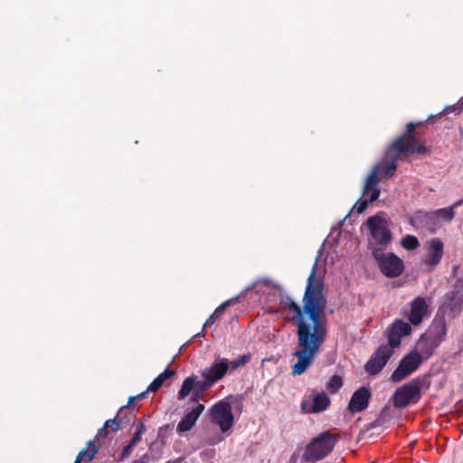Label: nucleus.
Wrapping results in <instances>:
<instances>
[{
    "label": "nucleus",
    "instance_id": "f257e3e1",
    "mask_svg": "<svg viewBox=\"0 0 463 463\" xmlns=\"http://www.w3.org/2000/svg\"><path fill=\"white\" fill-rule=\"evenodd\" d=\"M326 301L323 294V283L316 278L315 269L307 279L303 298V308L291 298L280 301L285 318L298 326V348L293 354L298 358L292 366V373L300 375L313 364L326 336L325 310Z\"/></svg>",
    "mask_w": 463,
    "mask_h": 463
},
{
    "label": "nucleus",
    "instance_id": "f03ea898",
    "mask_svg": "<svg viewBox=\"0 0 463 463\" xmlns=\"http://www.w3.org/2000/svg\"><path fill=\"white\" fill-rule=\"evenodd\" d=\"M228 373L226 358H216L208 367L201 372L202 381H196V376L186 377L177 393V400L182 401L191 392L190 402H197L202 398V393L224 378Z\"/></svg>",
    "mask_w": 463,
    "mask_h": 463
},
{
    "label": "nucleus",
    "instance_id": "7ed1b4c3",
    "mask_svg": "<svg viewBox=\"0 0 463 463\" xmlns=\"http://www.w3.org/2000/svg\"><path fill=\"white\" fill-rule=\"evenodd\" d=\"M426 148L417 144L411 137L398 138L387 148L385 158L374 165L370 174L375 173V178L392 177L397 169V161L415 153L423 154Z\"/></svg>",
    "mask_w": 463,
    "mask_h": 463
},
{
    "label": "nucleus",
    "instance_id": "20e7f679",
    "mask_svg": "<svg viewBox=\"0 0 463 463\" xmlns=\"http://www.w3.org/2000/svg\"><path fill=\"white\" fill-rule=\"evenodd\" d=\"M335 439L329 431H325L314 438L307 446L303 459L307 462H317L326 458L334 449Z\"/></svg>",
    "mask_w": 463,
    "mask_h": 463
},
{
    "label": "nucleus",
    "instance_id": "39448f33",
    "mask_svg": "<svg viewBox=\"0 0 463 463\" xmlns=\"http://www.w3.org/2000/svg\"><path fill=\"white\" fill-rule=\"evenodd\" d=\"M421 380L414 379L397 388L392 396L393 406L403 408L411 403L418 402L421 396Z\"/></svg>",
    "mask_w": 463,
    "mask_h": 463
},
{
    "label": "nucleus",
    "instance_id": "423d86ee",
    "mask_svg": "<svg viewBox=\"0 0 463 463\" xmlns=\"http://www.w3.org/2000/svg\"><path fill=\"white\" fill-rule=\"evenodd\" d=\"M381 272L387 278H397L404 270V263L402 259L392 252L374 250L373 252Z\"/></svg>",
    "mask_w": 463,
    "mask_h": 463
},
{
    "label": "nucleus",
    "instance_id": "0eeeda50",
    "mask_svg": "<svg viewBox=\"0 0 463 463\" xmlns=\"http://www.w3.org/2000/svg\"><path fill=\"white\" fill-rule=\"evenodd\" d=\"M212 421L220 427L222 433L230 430L234 424V417L229 402L222 400L211 409Z\"/></svg>",
    "mask_w": 463,
    "mask_h": 463
},
{
    "label": "nucleus",
    "instance_id": "6e6552de",
    "mask_svg": "<svg viewBox=\"0 0 463 463\" xmlns=\"http://www.w3.org/2000/svg\"><path fill=\"white\" fill-rule=\"evenodd\" d=\"M423 361L420 359L417 352H410L400 362L398 367L391 375L393 383H400L414 373Z\"/></svg>",
    "mask_w": 463,
    "mask_h": 463
},
{
    "label": "nucleus",
    "instance_id": "1a4fd4ad",
    "mask_svg": "<svg viewBox=\"0 0 463 463\" xmlns=\"http://www.w3.org/2000/svg\"><path fill=\"white\" fill-rule=\"evenodd\" d=\"M367 227L373 240L381 245H387L392 241V232L386 220L375 215L367 220Z\"/></svg>",
    "mask_w": 463,
    "mask_h": 463
},
{
    "label": "nucleus",
    "instance_id": "9d476101",
    "mask_svg": "<svg viewBox=\"0 0 463 463\" xmlns=\"http://www.w3.org/2000/svg\"><path fill=\"white\" fill-rule=\"evenodd\" d=\"M394 347L390 344L382 345L365 364V371L370 374H376L382 371L393 354Z\"/></svg>",
    "mask_w": 463,
    "mask_h": 463
},
{
    "label": "nucleus",
    "instance_id": "9b49d317",
    "mask_svg": "<svg viewBox=\"0 0 463 463\" xmlns=\"http://www.w3.org/2000/svg\"><path fill=\"white\" fill-rule=\"evenodd\" d=\"M409 222L415 229L427 230L431 233H434L440 227V222L436 220L434 211H418L410 217Z\"/></svg>",
    "mask_w": 463,
    "mask_h": 463
},
{
    "label": "nucleus",
    "instance_id": "f8f14e48",
    "mask_svg": "<svg viewBox=\"0 0 463 463\" xmlns=\"http://www.w3.org/2000/svg\"><path fill=\"white\" fill-rule=\"evenodd\" d=\"M430 315V306L425 298L417 297L411 302L408 320L412 326L420 325Z\"/></svg>",
    "mask_w": 463,
    "mask_h": 463
},
{
    "label": "nucleus",
    "instance_id": "ddd939ff",
    "mask_svg": "<svg viewBox=\"0 0 463 463\" xmlns=\"http://www.w3.org/2000/svg\"><path fill=\"white\" fill-rule=\"evenodd\" d=\"M411 324L396 319L388 329V344L394 348L401 345V339L411 333Z\"/></svg>",
    "mask_w": 463,
    "mask_h": 463
},
{
    "label": "nucleus",
    "instance_id": "4468645a",
    "mask_svg": "<svg viewBox=\"0 0 463 463\" xmlns=\"http://www.w3.org/2000/svg\"><path fill=\"white\" fill-rule=\"evenodd\" d=\"M330 404V399L325 392L314 394L311 399L301 402V410L306 413H318L326 411Z\"/></svg>",
    "mask_w": 463,
    "mask_h": 463
},
{
    "label": "nucleus",
    "instance_id": "2eb2a0df",
    "mask_svg": "<svg viewBox=\"0 0 463 463\" xmlns=\"http://www.w3.org/2000/svg\"><path fill=\"white\" fill-rule=\"evenodd\" d=\"M196 403V406L185 412L184 416L178 422L176 426V432L178 434L187 432L195 426L199 417L205 409L203 404L198 403V402Z\"/></svg>",
    "mask_w": 463,
    "mask_h": 463
},
{
    "label": "nucleus",
    "instance_id": "dca6fc26",
    "mask_svg": "<svg viewBox=\"0 0 463 463\" xmlns=\"http://www.w3.org/2000/svg\"><path fill=\"white\" fill-rule=\"evenodd\" d=\"M444 245L439 239H432L428 242L427 254L423 259V263L431 268L437 266L443 256Z\"/></svg>",
    "mask_w": 463,
    "mask_h": 463
},
{
    "label": "nucleus",
    "instance_id": "f3484780",
    "mask_svg": "<svg viewBox=\"0 0 463 463\" xmlns=\"http://www.w3.org/2000/svg\"><path fill=\"white\" fill-rule=\"evenodd\" d=\"M371 392L365 387H361L354 392L348 403V410L352 413L359 412L368 407Z\"/></svg>",
    "mask_w": 463,
    "mask_h": 463
},
{
    "label": "nucleus",
    "instance_id": "a211bd4d",
    "mask_svg": "<svg viewBox=\"0 0 463 463\" xmlns=\"http://www.w3.org/2000/svg\"><path fill=\"white\" fill-rule=\"evenodd\" d=\"M447 335V324L443 317L435 318L429 329L426 331L424 335H426L430 340L433 343H436L438 345L444 341Z\"/></svg>",
    "mask_w": 463,
    "mask_h": 463
},
{
    "label": "nucleus",
    "instance_id": "6ab92c4d",
    "mask_svg": "<svg viewBox=\"0 0 463 463\" xmlns=\"http://www.w3.org/2000/svg\"><path fill=\"white\" fill-rule=\"evenodd\" d=\"M439 345L433 343L426 335H422L419 339L413 352H417L422 361L429 359Z\"/></svg>",
    "mask_w": 463,
    "mask_h": 463
},
{
    "label": "nucleus",
    "instance_id": "aec40b11",
    "mask_svg": "<svg viewBox=\"0 0 463 463\" xmlns=\"http://www.w3.org/2000/svg\"><path fill=\"white\" fill-rule=\"evenodd\" d=\"M379 180L375 178V173L370 174L366 179L364 187V196L370 203L376 201L380 195V189L378 188Z\"/></svg>",
    "mask_w": 463,
    "mask_h": 463
},
{
    "label": "nucleus",
    "instance_id": "412c9836",
    "mask_svg": "<svg viewBox=\"0 0 463 463\" xmlns=\"http://www.w3.org/2000/svg\"><path fill=\"white\" fill-rule=\"evenodd\" d=\"M99 446L95 444L94 440L89 441L87 447L82 449L77 456L74 463H89L98 453Z\"/></svg>",
    "mask_w": 463,
    "mask_h": 463
},
{
    "label": "nucleus",
    "instance_id": "4be33fe9",
    "mask_svg": "<svg viewBox=\"0 0 463 463\" xmlns=\"http://www.w3.org/2000/svg\"><path fill=\"white\" fill-rule=\"evenodd\" d=\"M462 202H463L462 200H459V201L456 202L450 207L440 208V209L434 211L436 220L438 222H440V223L442 222H451L455 217V209L457 207H458L459 205H461Z\"/></svg>",
    "mask_w": 463,
    "mask_h": 463
},
{
    "label": "nucleus",
    "instance_id": "5701e85b",
    "mask_svg": "<svg viewBox=\"0 0 463 463\" xmlns=\"http://www.w3.org/2000/svg\"><path fill=\"white\" fill-rule=\"evenodd\" d=\"M175 373V370L170 367H167L163 373H161L147 387V392H156L158 391L164 383L171 378Z\"/></svg>",
    "mask_w": 463,
    "mask_h": 463
},
{
    "label": "nucleus",
    "instance_id": "b1692460",
    "mask_svg": "<svg viewBox=\"0 0 463 463\" xmlns=\"http://www.w3.org/2000/svg\"><path fill=\"white\" fill-rule=\"evenodd\" d=\"M445 300V305L450 307V308L454 310L462 303V295L458 291H451L446 294Z\"/></svg>",
    "mask_w": 463,
    "mask_h": 463
},
{
    "label": "nucleus",
    "instance_id": "393cba45",
    "mask_svg": "<svg viewBox=\"0 0 463 463\" xmlns=\"http://www.w3.org/2000/svg\"><path fill=\"white\" fill-rule=\"evenodd\" d=\"M128 410L127 407H122L118 415L114 419H110L106 420L105 427L108 429L110 428L112 431H117L123 428V422L122 420L119 419V415L124 412V411Z\"/></svg>",
    "mask_w": 463,
    "mask_h": 463
},
{
    "label": "nucleus",
    "instance_id": "a878e982",
    "mask_svg": "<svg viewBox=\"0 0 463 463\" xmlns=\"http://www.w3.org/2000/svg\"><path fill=\"white\" fill-rule=\"evenodd\" d=\"M250 355H241L234 360L230 361L226 358V362L228 364V373H232L237 370L239 367L243 366L250 361Z\"/></svg>",
    "mask_w": 463,
    "mask_h": 463
},
{
    "label": "nucleus",
    "instance_id": "bb28decb",
    "mask_svg": "<svg viewBox=\"0 0 463 463\" xmlns=\"http://www.w3.org/2000/svg\"><path fill=\"white\" fill-rule=\"evenodd\" d=\"M401 245L407 250H413L420 246V241L414 235H406L402 239Z\"/></svg>",
    "mask_w": 463,
    "mask_h": 463
},
{
    "label": "nucleus",
    "instance_id": "cd10ccee",
    "mask_svg": "<svg viewBox=\"0 0 463 463\" xmlns=\"http://www.w3.org/2000/svg\"><path fill=\"white\" fill-rule=\"evenodd\" d=\"M343 385V379L339 375H333L326 384V390L330 393H335Z\"/></svg>",
    "mask_w": 463,
    "mask_h": 463
},
{
    "label": "nucleus",
    "instance_id": "c85d7f7f",
    "mask_svg": "<svg viewBox=\"0 0 463 463\" xmlns=\"http://www.w3.org/2000/svg\"><path fill=\"white\" fill-rule=\"evenodd\" d=\"M229 301L222 303L219 307H217L214 313L207 319L205 325H211L214 323L216 317H220L223 312L224 308L229 305Z\"/></svg>",
    "mask_w": 463,
    "mask_h": 463
},
{
    "label": "nucleus",
    "instance_id": "c756f323",
    "mask_svg": "<svg viewBox=\"0 0 463 463\" xmlns=\"http://www.w3.org/2000/svg\"><path fill=\"white\" fill-rule=\"evenodd\" d=\"M224 439V437L222 435V434H219V433H214L213 435H209L207 438H206V443L208 445H216V444H219L220 442H222V440Z\"/></svg>",
    "mask_w": 463,
    "mask_h": 463
},
{
    "label": "nucleus",
    "instance_id": "7c9ffc66",
    "mask_svg": "<svg viewBox=\"0 0 463 463\" xmlns=\"http://www.w3.org/2000/svg\"><path fill=\"white\" fill-rule=\"evenodd\" d=\"M370 202L367 199H360L356 202V203L354 205V211H355L357 213H362L365 211L367 208V205Z\"/></svg>",
    "mask_w": 463,
    "mask_h": 463
},
{
    "label": "nucleus",
    "instance_id": "2f4dec72",
    "mask_svg": "<svg viewBox=\"0 0 463 463\" xmlns=\"http://www.w3.org/2000/svg\"><path fill=\"white\" fill-rule=\"evenodd\" d=\"M415 128H416V125L414 123H409L406 127V130H407V133L405 135H403L402 137H401L400 138H403V137H411L417 144H419L415 137H413L412 135V132L415 130Z\"/></svg>",
    "mask_w": 463,
    "mask_h": 463
},
{
    "label": "nucleus",
    "instance_id": "473e14b6",
    "mask_svg": "<svg viewBox=\"0 0 463 463\" xmlns=\"http://www.w3.org/2000/svg\"><path fill=\"white\" fill-rule=\"evenodd\" d=\"M136 445H132L131 442H129L128 445L125 446L123 448V450H122V458H126V457H128L132 450H133V448L135 447Z\"/></svg>",
    "mask_w": 463,
    "mask_h": 463
},
{
    "label": "nucleus",
    "instance_id": "72a5a7b5",
    "mask_svg": "<svg viewBox=\"0 0 463 463\" xmlns=\"http://www.w3.org/2000/svg\"><path fill=\"white\" fill-rule=\"evenodd\" d=\"M108 434H109L108 428L105 427V425H104L101 429L99 430L96 439H104L108 436Z\"/></svg>",
    "mask_w": 463,
    "mask_h": 463
},
{
    "label": "nucleus",
    "instance_id": "f704fd0d",
    "mask_svg": "<svg viewBox=\"0 0 463 463\" xmlns=\"http://www.w3.org/2000/svg\"><path fill=\"white\" fill-rule=\"evenodd\" d=\"M146 426L145 424L143 423L142 420H138L136 424V431L140 433V434H144V432L146 431Z\"/></svg>",
    "mask_w": 463,
    "mask_h": 463
},
{
    "label": "nucleus",
    "instance_id": "c9c22d12",
    "mask_svg": "<svg viewBox=\"0 0 463 463\" xmlns=\"http://www.w3.org/2000/svg\"><path fill=\"white\" fill-rule=\"evenodd\" d=\"M142 434L135 431L130 442L132 445H137L141 440Z\"/></svg>",
    "mask_w": 463,
    "mask_h": 463
},
{
    "label": "nucleus",
    "instance_id": "e433bc0d",
    "mask_svg": "<svg viewBox=\"0 0 463 463\" xmlns=\"http://www.w3.org/2000/svg\"><path fill=\"white\" fill-rule=\"evenodd\" d=\"M149 461L148 454L143 455L139 459L135 460L133 463H147Z\"/></svg>",
    "mask_w": 463,
    "mask_h": 463
},
{
    "label": "nucleus",
    "instance_id": "4c0bfd02",
    "mask_svg": "<svg viewBox=\"0 0 463 463\" xmlns=\"http://www.w3.org/2000/svg\"><path fill=\"white\" fill-rule=\"evenodd\" d=\"M181 461H182V458H176L175 460L167 461L166 463H181Z\"/></svg>",
    "mask_w": 463,
    "mask_h": 463
}]
</instances>
